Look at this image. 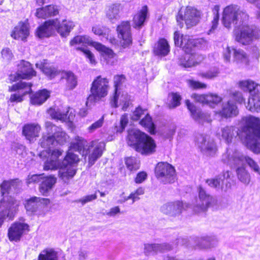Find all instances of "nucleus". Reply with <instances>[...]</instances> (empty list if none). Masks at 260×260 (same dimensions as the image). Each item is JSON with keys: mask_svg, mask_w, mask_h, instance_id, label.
<instances>
[{"mask_svg": "<svg viewBox=\"0 0 260 260\" xmlns=\"http://www.w3.org/2000/svg\"><path fill=\"white\" fill-rule=\"evenodd\" d=\"M239 111L236 104L231 100L222 104V110L218 113L222 117L228 118L237 116Z\"/></svg>", "mask_w": 260, "mask_h": 260, "instance_id": "72a5a7b5", "label": "nucleus"}, {"mask_svg": "<svg viewBox=\"0 0 260 260\" xmlns=\"http://www.w3.org/2000/svg\"><path fill=\"white\" fill-rule=\"evenodd\" d=\"M109 88V82L107 78L101 76L97 77L91 84L90 94L87 98L86 105L89 107L92 104L106 97L108 95Z\"/></svg>", "mask_w": 260, "mask_h": 260, "instance_id": "9d476101", "label": "nucleus"}, {"mask_svg": "<svg viewBox=\"0 0 260 260\" xmlns=\"http://www.w3.org/2000/svg\"><path fill=\"white\" fill-rule=\"evenodd\" d=\"M36 76V72L31 65L28 61L21 60L18 64L16 73L10 75L9 79L10 82H15L20 79H30Z\"/></svg>", "mask_w": 260, "mask_h": 260, "instance_id": "dca6fc26", "label": "nucleus"}, {"mask_svg": "<svg viewBox=\"0 0 260 260\" xmlns=\"http://www.w3.org/2000/svg\"><path fill=\"white\" fill-rule=\"evenodd\" d=\"M248 2L251 3H254L256 5L258 11H257V17L260 18V0H247Z\"/></svg>", "mask_w": 260, "mask_h": 260, "instance_id": "0e129e2a", "label": "nucleus"}, {"mask_svg": "<svg viewBox=\"0 0 260 260\" xmlns=\"http://www.w3.org/2000/svg\"><path fill=\"white\" fill-rule=\"evenodd\" d=\"M79 115L82 117H85L87 114V110L86 109H82L79 111Z\"/></svg>", "mask_w": 260, "mask_h": 260, "instance_id": "69168bd1", "label": "nucleus"}, {"mask_svg": "<svg viewBox=\"0 0 260 260\" xmlns=\"http://www.w3.org/2000/svg\"><path fill=\"white\" fill-rule=\"evenodd\" d=\"M1 53L3 58L6 61H9L12 58L13 54L9 48L3 49Z\"/></svg>", "mask_w": 260, "mask_h": 260, "instance_id": "13d9d810", "label": "nucleus"}, {"mask_svg": "<svg viewBox=\"0 0 260 260\" xmlns=\"http://www.w3.org/2000/svg\"><path fill=\"white\" fill-rule=\"evenodd\" d=\"M105 147V143L103 141H92L89 155V164L92 165L100 158Z\"/></svg>", "mask_w": 260, "mask_h": 260, "instance_id": "c85d7f7f", "label": "nucleus"}, {"mask_svg": "<svg viewBox=\"0 0 260 260\" xmlns=\"http://www.w3.org/2000/svg\"><path fill=\"white\" fill-rule=\"evenodd\" d=\"M197 144L202 152L208 156H213L217 152V147L213 141H209L207 136L200 135L197 138Z\"/></svg>", "mask_w": 260, "mask_h": 260, "instance_id": "412c9836", "label": "nucleus"}, {"mask_svg": "<svg viewBox=\"0 0 260 260\" xmlns=\"http://www.w3.org/2000/svg\"><path fill=\"white\" fill-rule=\"evenodd\" d=\"M174 40L175 45L182 48L185 52L179 58V66L184 68H191L201 61L202 57L194 52V48L196 47L204 48L207 44L206 41L203 39L194 40L189 36H183L178 31L174 32Z\"/></svg>", "mask_w": 260, "mask_h": 260, "instance_id": "20e7f679", "label": "nucleus"}, {"mask_svg": "<svg viewBox=\"0 0 260 260\" xmlns=\"http://www.w3.org/2000/svg\"><path fill=\"white\" fill-rule=\"evenodd\" d=\"M188 206L187 204H183L182 202L177 201L164 205L161 208V211L166 214L175 216L179 214L183 209L187 208Z\"/></svg>", "mask_w": 260, "mask_h": 260, "instance_id": "cd10ccee", "label": "nucleus"}, {"mask_svg": "<svg viewBox=\"0 0 260 260\" xmlns=\"http://www.w3.org/2000/svg\"><path fill=\"white\" fill-rule=\"evenodd\" d=\"M41 180H42V174L29 175L26 179V183L27 185H30L38 183Z\"/></svg>", "mask_w": 260, "mask_h": 260, "instance_id": "5fc2aeb1", "label": "nucleus"}, {"mask_svg": "<svg viewBox=\"0 0 260 260\" xmlns=\"http://www.w3.org/2000/svg\"><path fill=\"white\" fill-rule=\"evenodd\" d=\"M186 105L187 109L190 111L191 116L195 121L202 124H203L205 122L208 123L210 122V116L201 113L192 104L189 102V100L186 101Z\"/></svg>", "mask_w": 260, "mask_h": 260, "instance_id": "c756f323", "label": "nucleus"}, {"mask_svg": "<svg viewBox=\"0 0 260 260\" xmlns=\"http://www.w3.org/2000/svg\"><path fill=\"white\" fill-rule=\"evenodd\" d=\"M19 185L18 179L4 180L0 185L3 196L0 201V226L7 218L12 220L17 210L19 202L8 194L16 190Z\"/></svg>", "mask_w": 260, "mask_h": 260, "instance_id": "39448f33", "label": "nucleus"}, {"mask_svg": "<svg viewBox=\"0 0 260 260\" xmlns=\"http://www.w3.org/2000/svg\"><path fill=\"white\" fill-rule=\"evenodd\" d=\"M186 82L187 85L189 87L194 89L201 88L204 89L206 88L207 87L206 84H205V83L197 81L192 79L187 80L186 81Z\"/></svg>", "mask_w": 260, "mask_h": 260, "instance_id": "864d4df0", "label": "nucleus"}, {"mask_svg": "<svg viewBox=\"0 0 260 260\" xmlns=\"http://www.w3.org/2000/svg\"><path fill=\"white\" fill-rule=\"evenodd\" d=\"M119 5L113 4L109 6L106 12V16L110 20H113L119 17Z\"/></svg>", "mask_w": 260, "mask_h": 260, "instance_id": "de8ad7c7", "label": "nucleus"}, {"mask_svg": "<svg viewBox=\"0 0 260 260\" xmlns=\"http://www.w3.org/2000/svg\"><path fill=\"white\" fill-rule=\"evenodd\" d=\"M104 117L103 116L100 119L92 123L88 128L87 130L89 133H92L95 131L98 128L102 127L104 123Z\"/></svg>", "mask_w": 260, "mask_h": 260, "instance_id": "6e6d98bb", "label": "nucleus"}, {"mask_svg": "<svg viewBox=\"0 0 260 260\" xmlns=\"http://www.w3.org/2000/svg\"><path fill=\"white\" fill-rule=\"evenodd\" d=\"M147 178V174L144 171L138 173L135 179L136 183H141L143 182Z\"/></svg>", "mask_w": 260, "mask_h": 260, "instance_id": "bf43d9fd", "label": "nucleus"}, {"mask_svg": "<svg viewBox=\"0 0 260 260\" xmlns=\"http://www.w3.org/2000/svg\"><path fill=\"white\" fill-rule=\"evenodd\" d=\"M236 168V172L238 180L243 184L248 185L251 180L250 175L245 167L237 164H229Z\"/></svg>", "mask_w": 260, "mask_h": 260, "instance_id": "f704fd0d", "label": "nucleus"}, {"mask_svg": "<svg viewBox=\"0 0 260 260\" xmlns=\"http://www.w3.org/2000/svg\"><path fill=\"white\" fill-rule=\"evenodd\" d=\"M230 173L229 171H226L223 173L222 176H218L217 178L208 179L206 183L211 187L216 188H222V185L223 183L224 180L229 178Z\"/></svg>", "mask_w": 260, "mask_h": 260, "instance_id": "c03bdc74", "label": "nucleus"}, {"mask_svg": "<svg viewBox=\"0 0 260 260\" xmlns=\"http://www.w3.org/2000/svg\"><path fill=\"white\" fill-rule=\"evenodd\" d=\"M233 54L234 59L237 62H246L247 60V56L243 50L240 49H236L231 48L226 45L223 48V57L226 62H230L231 54Z\"/></svg>", "mask_w": 260, "mask_h": 260, "instance_id": "393cba45", "label": "nucleus"}, {"mask_svg": "<svg viewBox=\"0 0 260 260\" xmlns=\"http://www.w3.org/2000/svg\"><path fill=\"white\" fill-rule=\"evenodd\" d=\"M50 92L46 89L40 90L30 96V103L34 105H41L50 96Z\"/></svg>", "mask_w": 260, "mask_h": 260, "instance_id": "4c0bfd02", "label": "nucleus"}, {"mask_svg": "<svg viewBox=\"0 0 260 260\" xmlns=\"http://www.w3.org/2000/svg\"><path fill=\"white\" fill-rule=\"evenodd\" d=\"M238 86L243 91H248L250 95H251V92L260 91V85L250 80L239 81Z\"/></svg>", "mask_w": 260, "mask_h": 260, "instance_id": "58836bf2", "label": "nucleus"}, {"mask_svg": "<svg viewBox=\"0 0 260 260\" xmlns=\"http://www.w3.org/2000/svg\"><path fill=\"white\" fill-rule=\"evenodd\" d=\"M31 85L25 82H20L9 87V91H18L17 93L12 94L9 101L11 103H18L23 101V97L31 91Z\"/></svg>", "mask_w": 260, "mask_h": 260, "instance_id": "f3484780", "label": "nucleus"}, {"mask_svg": "<svg viewBox=\"0 0 260 260\" xmlns=\"http://www.w3.org/2000/svg\"><path fill=\"white\" fill-rule=\"evenodd\" d=\"M125 77L123 75H117L114 78L115 92L110 100L111 106L113 108L121 107L125 111L131 104V96L124 90L123 84Z\"/></svg>", "mask_w": 260, "mask_h": 260, "instance_id": "0eeeda50", "label": "nucleus"}, {"mask_svg": "<svg viewBox=\"0 0 260 260\" xmlns=\"http://www.w3.org/2000/svg\"><path fill=\"white\" fill-rule=\"evenodd\" d=\"M222 160L227 164H237L245 167L247 165L255 173L260 176V167L251 157L238 150L228 149L222 157Z\"/></svg>", "mask_w": 260, "mask_h": 260, "instance_id": "1a4fd4ad", "label": "nucleus"}, {"mask_svg": "<svg viewBox=\"0 0 260 260\" xmlns=\"http://www.w3.org/2000/svg\"><path fill=\"white\" fill-rule=\"evenodd\" d=\"M49 204L48 199L34 197L25 201L24 206L27 212L40 215Z\"/></svg>", "mask_w": 260, "mask_h": 260, "instance_id": "2eb2a0df", "label": "nucleus"}, {"mask_svg": "<svg viewBox=\"0 0 260 260\" xmlns=\"http://www.w3.org/2000/svg\"><path fill=\"white\" fill-rule=\"evenodd\" d=\"M70 45L76 50L81 51L87 61L93 66H95L97 61L94 55L87 47L89 45L93 47L100 54L102 61L109 65H114L117 62L116 55L110 48L102 44L93 41L88 36H77L70 41Z\"/></svg>", "mask_w": 260, "mask_h": 260, "instance_id": "7ed1b4c3", "label": "nucleus"}, {"mask_svg": "<svg viewBox=\"0 0 260 260\" xmlns=\"http://www.w3.org/2000/svg\"><path fill=\"white\" fill-rule=\"evenodd\" d=\"M24 149V146L22 145H19L18 146V148L16 150V152L17 153H21L22 151Z\"/></svg>", "mask_w": 260, "mask_h": 260, "instance_id": "338daca9", "label": "nucleus"}, {"mask_svg": "<svg viewBox=\"0 0 260 260\" xmlns=\"http://www.w3.org/2000/svg\"><path fill=\"white\" fill-rule=\"evenodd\" d=\"M125 164L127 168L131 171L136 170L140 167L138 161L135 158L132 157L126 158Z\"/></svg>", "mask_w": 260, "mask_h": 260, "instance_id": "3c124183", "label": "nucleus"}, {"mask_svg": "<svg viewBox=\"0 0 260 260\" xmlns=\"http://www.w3.org/2000/svg\"><path fill=\"white\" fill-rule=\"evenodd\" d=\"M220 10L219 6L218 5L215 6L212 10L213 14V19L212 21V26L211 29L209 30L208 34H211L217 27L219 18V11Z\"/></svg>", "mask_w": 260, "mask_h": 260, "instance_id": "09e8293b", "label": "nucleus"}, {"mask_svg": "<svg viewBox=\"0 0 260 260\" xmlns=\"http://www.w3.org/2000/svg\"><path fill=\"white\" fill-rule=\"evenodd\" d=\"M218 74L217 69H214L213 71H209L206 73H201L200 76L207 79H211L216 77Z\"/></svg>", "mask_w": 260, "mask_h": 260, "instance_id": "052dcab7", "label": "nucleus"}, {"mask_svg": "<svg viewBox=\"0 0 260 260\" xmlns=\"http://www.w3.org/2000/svg\"><path fill=\"white\" fill-rule=\"evenodd\" d=\"M169 98L171 99V103L169 104L170 108H174L180 105L181 98L178 93H172L169 95Z\"/></svg>", "mask_w": 260, "mask_h": 260, "instance_id": "603ef678", "label": "nucleus"}, {"mask_svg": "<svg viewBox=\"0 0 260 260\" xmlns=\"http://www.w3.org/2000/svg\"><path fill=\"white\" fill-rule=\"evenodd\" d=\"M128 121V115L126 114H123L120 118L119 125L115 126L117 133H122L126 126Z\"/></svg>", "mask_w": 260, "mask_h": 260, "instance_id": "8fccbe9b", "label": "nucleus"}, {"mask_svg": "<svg viewBox=\"0 0 260 260\" xmlns=\"http://www.w3.org/2000/svg\"><path fill=\"white\" fill-rule=\"evenodd\" d=\"M36 66L37 68L40 69L50 79H53L60 74L61 78L66 80L67 88L69 90L74 89L77 86V78L72 72H60L56 68L50 65L46 60L37 62Z\"/></svg>", "mask_w": 260, "mask_h": 260, "instance_id": "6e6552de", "label": "nucleus"}, {"mask_svg": "<svg viewBox=\"0 0 260 260\" xmlns=\"http://www.w3.org/2000/svg\"><path fill=\"white\" fill-rule=\"evenodd\" d=\"M246 22L239 25L238 28L235 31L236 41L243 45L249 44L255 37L253 28L248 25Z\"/></svg>", "mask_w": 260, "mask_h": 260, "instance_id": "a211bd4d", "label": "nucleus"}, {"mask_svg": "<svg viewBox=\"0 0 260 260\" xmlns=\"http://www.w3.org/2000/svg\"><path fill=\"white\" fill-rule=\"evenodd\" d=\"M201 13L196 8L187 7L184 11H179L176 19L180 26L182 27L184 21L187 28L196 25L199 21Z\"/></svg>", "mask_w": 260, "mask_h": 260, "instance_id": "f8f14e48", "label": "nucleus"}, {"mask_svg": "<svg viewBox=\"0 0 260 260\" xmlns=\"http://www.w3.org/2000/svg\"><path fill=\"white\" fill-rule=\"evenodd\" d=\"M41 129V126L38 124L28 123L23 126L22 133L26 139L31 142L39 136Z\"/></svg>", "mask_w": 260, "mask_h": 260, "instance_id": "7c9ffc66", "label": "nucleus"}, {"mask_svg": "<svg viewBox=\"0 0 260 260\" xmlns=\"http://www.w3.org/2000/svg\"><path fill=\"white\" fill-rule=\"evenodd\" d=\"M146 135L144 133L137 129L129 130L127 136L128 144L136 150L137 146L139 145V143H141L143 139L142 138L145 137Z\"/></svg>", "mask_w": 260, "mask_h": 260, "instance_id": "2f4dec72", "label": "nucleus"}, {"mask_svg": "<svg viewBox=\"0 0 260 260\" xmlns=\"http://www.w3.org/2000/svg\"><path fill=\"white\" fill-rule=\"evenodd\" d=\"M191 98L197 102L207 105L212 108H214L222 101L221 96L213 93L203 94L194 93L191 95Z\"/></svg>", "mask_w": 260, "mask_h": 260, "instance_id": "aec40b11", "label": "nucleus"}, {"mask_svg": "<svg viewBox=\"0 0 260 260\" xmlns=\"http://www.w3.org/2000/svg\"><path fill=\"white\" fill-rule=\"evenodd\" d=\"M217 244L216 239L206 237L201 239L199 244V247L201 249H209L215 247Z\"/></svg>", "mask_w": 260, "mask_h": 260, "instance_id": "a18cd8bd", "label": "nucleus"}, {"mask_svg": "<svg viewBox=\"0 0 260 260\" xmlns=\"http://www.w3.org/2000/svg\"><path fill=\"white\" fill-rule=\"evenodd\" d=\"M30 35L29 26L27 22L20 21L13 28L11 37L18 41L26 42Z\"/></svg>", "mask_w": 260, "mask_h": 260, "instance_id": "4be33fe9", "label": "nucleus"}, {"mask_svg": "<svg viewBox=\"0 0 260 260\" xmlns=\"http://www.w3.org/2000/svg\"><path fill=\"white\" fill-rule=\"evenodd\" d=\"M47 112L52 119L61 122H68L70 123V126L72 125V121L75 116V111L70 108L66 112L67 114L61 111L59 109L53 108H50Z\"/></svg>", "mask_w": 260, "mask_h": 260, "instance_id": "5701e85b", "label": "nucleus"}, {"mask_svg": "<svg viewBox=\"0 0 260 260\" xmlns=\"http://www.w3.org/2000/svg\"><path fill=\"white\" fill-rule=\"evenodd\" d=\"M45 128L47 134L44 135L40 140L41 147L45 150H39L38 155L45 160V170L59 168L58 176L64 182H67L75 175L77 165L79 160L78 155L72 153V150L81 152L86 142L81 137H76L71 143L66 156L61 160L59 157L62 155L63 151L58 149L51 150L49 148L55 142L59 144H63L67 141L68 136L60 127L55 126L51 122H46Z\"/></svg>", "mask_w": 260, "mask_h": 260, "instance_id": "f257e3e1", "label": "nucleus"}, {"mask_svg": "<svg viewBox=\"0 0 260 260\" xmlns=\"http://www.w3.org/2000/svg\"><path fill=\"white\" fill-rule=\"evenodd\" d=\"M145 115V118L140 121V124L145 128L148 132L151 134L155 133V126L152 121L151 118L147 113L146 110L142 109L141 107L136 109L132 116L133 120H137L142 116Z\"/></svg>", "mask_w": 260, "mask_h": 260, "instance_id": "6ab92c4d", "label": "nucleus"}, {"mask_svg": "<svg viewBox=\"0 0 260 260\" xmlns=\"http://www.w3.org/2000/svg\"><path fill=\"white\" fill-rule=\"evenodd\" d=\"M171 247L168 244H144V252L149 255L158 251H163L165 250H170Z\"/></svg>", "mask_w": 260, "mask_h": 260, "instance_id": "79ce46f5", "label": "nucleus"}, {"mask_svg": "<svg viewBox=\"0 0 260 260\" xmlns=\"http://www.w3.org/2000/svg\"><path fill=\"white\" fill-rule=\"evenodd\" d=\"M170 52V46L168 41L165 39H160L155 44L154 52L156 55L166 56Z\"/></svg>", "mask_w": 260, "mask_h": 260, "instance_id": "ea45409f", "label": "nucleus"}, {"mask_svg": "<svg viewBox=\"0 0 260 260\" xmlns=\"http://www.w3.org/2000/svg\"><path fill=\"white\" fill-rule=\"evenodd\" d=\"M119 38L121 39L120 44L125 48L132 44L130 33V25L128 22H123L117 27Z\"/></svg>", "mask_w": 260, "mask_h": 260, "instance_id": "bb28decb", "label": "nucleus"}, {"mask_svg": "<svg viewBox=\"0 0 260 260\" xmlns=\"http://www.w3.org/2000/svg\"><path fill=\"white\" fill-rule=\"evenodd\" d=\"M50 1V0H37V3L40 5H42L45 3H48Z\"/></svg>", "mask_w": 260, "mask_h": 260, "instance_id": "774afa93", "label": "nucleus"}, {"mask_svg": "<svg viewBox=\"0 0 260 260\" xmlns=\"http://www.w3.org/2000/svg\"><path fill=\"white\" fill-rule=\"evenodd\" d=\"M120 212V209L118 206L113 207L109 211L106 212V214L109 216H114Z\"/></svg>", "mask_w": 260, "mask_h": 260, "instance_id": "e2e57ef3", "label": "nucleus"}, {"mask_svg": "<svg viewBox=\"0 0 260 260\" xmlns=\"http://www.w3.org/2000/svg\"><path fill=\"white\" fill-rule=\"evenodd\" d=\"M96 199V194H93L90 195L86 196L83 197L82 199L79 200V202H81L82 204H85V203L92 201Z\"/></svg>", "mask_w": 260, "mask_h": 260, "instance_id": "680f3d73", "label": "nucleus"}, {"mask_svg": "<svg viewBox=\"0 0 260 260\" xmlns=\"http://www.w3.org/2000/svg\"><path fill=\"white\" fill-rule=\"evenodd\" d=\"M58 13V10L56 6L49 5L37 9L35 15L39 18L46 19L47 17L55 16Z\"/></svg>", "mask_w": 260, "mask_h": 260, "instance_id": "e433bc0d", "label": "nucleus"}, {"mask_svg": "<svg viewBox=\"0 0 260 260\" xmlns=\"http://www.w3.org/2000/svg\"><path fill=\"white\" fill-rule=\"evenodd\" d=\"M147 7L144 6L134 16L133 23L135 27H140L143 25L147 15Z\"/></svg>", "mask_w": 260, "mask_h": 260, "instance_id": "a19ab883", "label": "nucleus"}, {"mask_svg": "<svg viewBox=\"0 0 260 260\" xmlns=\"http://www.w3.org/2000/svg\"><path fill=\"white\" fill-rule=\"evenodd\" d=\"M28 230V225L23 222H16L8 230V236L11 241H18L22 234Z\"/></svg>", "mask_w": 260, "mask_h": 260, "instance_id": "a878e982", "label": "nucleus"}, {"mask_svg": "<svg viewBox=\"0 0 260 260\" xmlns=\"http://www.w3.org/2000/svg\"><path fill=\"white\" fill-rule=\"evenodd\" d=\"M216 200L213 197L207 194L202 187L199 189V198L196 200L193 206V209L196 212H204L207 210L209 207L216 204Z\"/></svg>", "mask_w": 260, "mask_h": 260, "instance_id": "4468645a", "label": "nucleus"}, {"mask_svg": "<svg viewBox=\"0 0 260 260\" xmlns=\"http://www.w3.org/2000/svg\"><path fill=\"white\" fill-rule=\"evenodd\" d=\"M142 141L137 146L136 151L143 155H149L156 151V144L155 141L150 136L146 135L142 138Z\"/></svg>", "mask_w": 260, "mask_h": 260, "instance_id": "b1692460", "label": "nucleus"}, {"mask_svg": "<svg viewBox=\"0 0 260 260\" xmlns=\"http://www.w3.org/2000/svg\"><path fill=\"white\" fill-rule=\"evenodd\" d=\"M242 127L239 131L234 126H224L219 129L217 137L227 143L238 135L243 143L255 153H260V119L251 115L242 118Z\"/></svg>", "mask_w": 260, "mask_h": 260, "instance_id": "f03ea898", "label": "nucleus"}, {"mask_svg": "<svg viewBox=\"0 0 260 260\" xmlns=\"http://www.w3.org/2000/svg\"><path fill=\"white\" fill-rule=\"evenodd\" d=\"M230 96L235 100L238 103H242L244 101V98L241 92L236 90H233L230 93Z\"/></svg>", "mask_w": 260, "mask_h": 260, "instance_id": "4d7b16f0", "label": "nucleus"}, {"mask_svg": "<svg viewBox=\"0 0 260 260\" xmlns=\"http://www.w3.org/2000/svg\"><path fill=\"white\" fill-rule=\"evenodd\" d=\"M74 26V23L71 20H64L61 23L57 19L49 20L37 28L36 35L40 38L48 37L56 30L62 37H65Z\"/></svg>", "mask_w": 260, "mask_h": 260, "instance_id": "423d86ee", "label": "nucleus"}, {"mask_svg": "<svg viewBox=\"0 0 260 260\" xmlns=\"http://www.w3.org/2000/svg\"><path fill=\"white\" fill-rule=\"evenodd\" d=\"M246 108L252 112H260V90L256 92H251Z\"/></svg>", "mask_w": 260, "mask_h": 260, "instance_id": "c9c22d12", "label": "nucleus"}, {"mask_svg": "<svg viewBox=\"0 0 260 260\" xmlns=\"http://www.w3.org/2000/svg\"><path fill=\"white\" fill-rule=\"evenodd\" d=\"M155 173L156 177L165 183H172L176 178L174 168L167 162L158 163L155 167Z\"/></svg>", "mask_w": 260, "mask_h": 260, "instance_id": "ddd939ff", "label": "nucleus"}, {"mask_svg": "<svg viewBox=\"0 0 260 260\" xmlns=\"http://www.w3.org/2000/svg\"><path fill=\"white\" fill-rule=\"evenodd\" d=\"M41 180L39 188V191L42 194L47 196L56 183V178L53 176L50 175L45 177H42Z\"/></svg>", "mask_w": 260, "mask_h": 260, "instance_id": "473e14b6", "label": "nucleus"}, {"mask_svg": "<svg viewBox=\"0 0 260 260\" xmlns=\"http://www.w3.org/2000/svg\"><path fill=\"white\" fill-rule=\"evenodd\" d=\"M248 16L241 11L236 5H230L226 7L223 11L222 22L226 28H230L232 24H241L247 22Z\"/></svg>", "mask_w": 260, "mask_h": 260, "instance_id": "9b49d317", "label": "nucleus"}, {"mask_svg": "<svg viewBox=\"0 0 260 260\" xmlns=\"http://www.w3.org/2000/svg\"><path fill=\"white\" fill-rule=\"evenodd\" d=\"M91 30L95 35L100 37L102 40L109 39L110 30L108 28L100 24H94L92 26Z\"/></svg>", "mask_w": 260, "mask_h": 260, "instance_id": "37998d69", "label": "nucleus"}, {"mask_svg": "<svg viewBox=\"0 0 260 260\" xmlns=\"http://www.w3.org/2000/svg\"><path fill=\"white\" fill-rule=\"evenodd\" d=\"M144 193V189L143 187H139L135 190L134 192H132L129 196L127 197H125L123 199L120 200L118 202L122 203H123L128 200L131 199L133 201V203H134L135 201L139 200V196H141Z\"/></svg>", "mask_w": 260, "mask_h": 260, "instance_id": "49530a36", "label": "nucleus"}]
</instances>
